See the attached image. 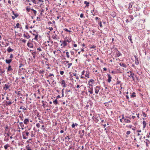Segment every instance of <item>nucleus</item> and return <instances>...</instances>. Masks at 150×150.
Wrapping results in <instances>:
<instances>
[{"label": "nucleus", "mask_w": 150, "mask_h": 150, "mask_svg": "<svg viewBox=\"0 0 150 150\" xmlns=\"http://www.w3.org/2000/svg\"><path fill=\"white\" fill-rule=\"evenodd\" d=\"M88 92L91 94H93V87L88 86Z\"/></svg>", "instance_id": "f257e3e1"}, {"label": "nucleus", "mask_w": 150, "mask_h": 150, "mask_svg": "<svg viewBox=\"0 0 150 150\" xmlns=\"http://www.w3.org/2000/svg\"><path fill=\"white\" fill-rule=\"evenodd\" d=\"M60 83L64 87H65L66 86L65 81L64 80H62L61 82H60Z\"/></svg>", "instance_id": "f03ea898"}, {"label": "nucleus", "mask_w": 150, "mask_h": 150, "mask_svg": "<svg viewBox=\"0 0 150 150\" xmlns=\"http://www.w3.org/2000/svg\"><path fill=\"white\" fill-rule=\"evenodd\" d=\"M99 89V87L98 86H97L96 87V89L95 90V93H96L97 94L98 93Z\"/></svg>", "instance_id": "7ed1b4c3"}, {"label": "nucleus", "mask_w": 150, "mask_h": 150, "mask_svg": "<svg viewBox=\"0 0 150 150\" xmlns=\"http://www.w3.org/2000/svg\"><path fill=\"white\" fill-rule=\"evenodd\" d=\"M134 57H135V64L137 65H138L139 64V60H138V58H137V57L136 55L134 56Z\"/></svg>", "instance_id": "20e7f679"}, {"label": "nucleus", "mask_w": 150, "mask_h": 150, "mask_svg": "<svg viewBox=\"0 0 150 150\" xmlns=\"http://www.w3.org/2000/svg\"><path fill=\"white\" fill-rule=\"evenodd\" d=\"M13 50V49H12L11 47H9L7 49V52L8 53H10L12 52Z\"/></svg>", "instance_id": "39448f33"}, {"label": "nucleus", "mask_w": 150, "mask_h": 150, "mask_svg": "<svg viewBox=\"0 0 150 150\" xmlns=\"http://www.w3.org/2000/svg\"><path fill=\"white\" fill-rule=\"evenodd\" d=\"M107 75H108V81L109 83H110L111 81L112 77L110 76V75L109 74H108Z\"/></svg>", "instance_id": "423d86ee"}, {"label": "nucleus", "mask_w": 150, "mask_h": 150, "mask_svg": "<svg viewBox=\"0 0 150 150\" xmlns=\"http://www.w3.org/2000/svg\"><path fill=\"white\" fill-rule=\"evenodd\" d=\"M5 61L6 63L9 64L11 62L12 59H6Z\"/></svg>", "instance_id": "0eeeda50"}, {"label": "nucleus", "mask_w": 150, "mask_h": 150, "mask_svg": "<svg viewBox=\"0 0 150 150\" xmlns=\"http://www.w3.org/2000/svg\"><path fill=\"white\" fill-rule=\"evenodd\" d=\"M29 122V119L28 118L25 119L23 121L24 123L26 125Z\"/></svg>", "instance_id": "6e6552de"}, {"label": "nucleus", "mask_w": 150, "mask_h": 150, "mask_svg": "<svg viewBox=\"0 0 150 150\" xmlns=\"http://www.w3.org/2000/svg\"><path fill=\"white\" fill-rule=\"evenodd\" d=\"M27 46L30 48H33V44L32 43L28 42L27 43Z\"/></svg>", "instance_id": "1a4fd4ad"}, {"label": "nucleus", "mask_w": 150, "mask_h": 150, "mask_svg": "<svg viewBox=\"0 0 150 150\" xmlns=\"http://www.w3.org/2000/svg\"><path fill=\"white\" fill-rule=\"evenodd\" d=\"M7 71H12L13 69L11 68V67L10 65H9L8 67L7 68Z\"/></svg>", "instance_id": "9d476101"}, {"label": "nucleus", "mask_w": 150, "mask_h": 150, "mask_svg": "<svg viewBox=\"0 0 150 150\" xmlns=\"http://www.w3.org/2000/svg\"><path fill=\"white\" fill-rule=\"evenodd\" d=\"M63 45L64 47H65L67 45V41L66 40H64L63 42L61 44V45Z\"/></svg>", "instance_id": "9b49d317"}, {"label": "nucleus", "mask_w": 150, "mask_h": 150, "mask_svg": "<svg viewBox=\"0 0 150 150\" xmlns=\"http://www.w3.org/2000/svg\"><path fill=\"white\" fill-rule=\"evenodd\" d=\"M84 3L86 5L85 7H88L89 6V2H88L85 1L84 2Z\"/></svg>", "instance_id": "f8f14e48"}, {"label": "nucleus", "mask_w": 150, "mask_h": 150, "mask_svg": "<svg viewBox=\"0 0 150 150\" xmlns=\"http://www.w3.org/2000/svg\"><path fill=\"white\" fill-rule=\"evenodd\" d=\"M130 71V76H129L130 77V76H131V77H132V79L133 80H134V78L133 76L134 75V73H132V72H131V71Z\"/></svg>", "instance_id": "ddd939ff"}, {"label": "nucleus", "mask_w": 150, "mask_h": 150, "mask_svg": "<svg viewBox=\"0 0 150 150\" xmlns=\"http://www.w3.org/2000/svg\"><path fill=\"white\" fill-rule=\"evenodd\" d=\"M10 86L8 85L5 84V87H4V89H5L6 90L8 89L9 87Z\"/></svg>", "instance_id": "4468645a"}, {"label": "nucleus", "mask_w": 150, "mask_h": 150, "mask_svg": "<svg viewBox=\"0 0 150 150\" xmlns=\"http://www.w3.org/2000/svg\"><path fill=\"white\" fill-rule=\"evenodd\" d=\"M124 122L126 123H129L131 122V121L125 118L124 119Z\"/></svg>", "instance_id": "2eb2a0df"}, {"label": "nucleus", "mask_w": 150, "mask_h": 150, "mask_svg": "<svg viewBox=\"0 0 150 150\" xmlns=\"http://www.w3.org/2000/svg\"><path fill=\"white\" fill-rule=\"evenodd\" d=\"M117 52L116 53V56L117 57H120V55H121V53L120 52L118 51L117 50Z\"/></svg>", "instance_id": "dca6fc26"}, {"label": "nucleus", "mask_w": 150, "mask_h": 150, "mask_svg": "<svg viewBox=\"0 0 150 150\" xmlns=\"http://www.w3.org/2000/svg\"><path fill=\"white\" fill-rule=\"evenodd\" d=\"M120 66L122 67H123L125 68L126 67V65L125 64L122 63H120Z\"/></svg>", "instance_id": "f3484780"}, {"label": "nucleus", "mask_w": 150, "mask_h": 150, "mask_svg": "<svg viewBox=\"0 0 150 150\" xmlns=\"http://www.w3.org/2000/svg\"><path fill=\"white\" fill-rule=\"evenodd\" d=\"M10 146L9 144H7L6 145H5L4 146V148L5 149H7L8 147H9Z\"/></svg>", "instance_id": "a211bd4d"}, {"label": "nucleus", "mask_w": 150, "mask_h": 150, "mask_svg": "<svg viewBox=\"0 0 150 150\" xmlns=\"http://www.w3.org/2000/svg\"><path fill=\"white\" fill-rule=\"evenodd\" d=\"M128 38L129 40H130L131 43H133V42L132 41V36H131V35H130V36H128Z\"/></svg>", "instance_id": "6ab92c4d"}, {"label": "nucleus", "mask_w": 150, "mask_h": 150, "mask_svg": "<svg viewBox=\"0 0 150 150\" xmlns=\"http://www.w3.org/2000/svg\"><path fill=\"white\" fill-rule=\"evenodd\" d=\"M27 34L28 35V36H27L25 33H24L23 34V36L25 38L28 39L30 37L28 33H27Z\"/></svg>", "instance_id": "aec40b11"}, {"label": "nucleus", "mask_w": 150, "mask_h": 150, "mask_svg": "<svg viewBox=\"0 0 150 150\" xmlns=\"http://www.w3.org/2000/svg\"><path fill=\"white\" fill-rule=\"evenodd\" d=\"M31 10L32 11H33V13H34V15L35 16H36V14L37 13V12L36 11V10H34V9L33 8H32V9H31Z\"/></svg>", "instance_id": "412c9836"}, {"label": "nucleus", "mask_w": 150, "mask_h": 150, "mask_svg": "<svg viewBox=\"0 0 150 150\" xmlns=\"http://www.w3.org/2000/svg\"><path fill=\"white\" fill-rule=\"evenodd\" d=\"M146 122L145 121H144L143 122V128H144L146 127Z\"/></svg>", "instance_id": "4be33fe9"}, {"label": "nucleus", "mask_w": 150, "mask_h": 150, "mask_svg": "<svg viewBox=\"0 0 150 150\" xmlns=\"http://www.w3.org/2000/svg\"><path fill=\"white\" fill-rule=\"evenodd\" d=\"M136 94L134 92H133L131 95V96L130 97L131 98H133L134 97H135L136 96L135 95Z\"/></svg>", "instance_id": "5701e85b"}, {"label": "nucleus", "mask_w": 150, "mask_h": 150, "mask_svg": "<svg viewBox=\"0 0 150 150\" xmlns=\"http://www.w3.org/2000/svg\"><path fill=\"white\" fill-rule=\"evenodd\" d=\"M20 125L22 127V129H23V127H24V125L23 124V122H20Z\"/></svg>", "instance_id": "b1692460"}, {"label": "nucleus", "mask_w": 150, "mask_h": 150, "mask_svg": "<svg viewBox=\"0 0 150 150\" xmlns=\"http://www.w3.org/2000/svg\"><path fill=\"white\" fill-rule=\"evenodd\" d=\"M35 4H38V1H37L38 0H31Z\"/></svg>", "instance_id": "393cba45"}, {"label": "nucleus", "mask_w": 150, "mask_h": 150, "mask_svg": "<svg viewBox=\"0 0 150 150\" xmlns=\"http://www.w3.org/2000/svg\"><path fill=\"white\" fill-rule=\"evenodd\" d=\"M72 74H73V75L74 76H76V79H77V80L79 79V76H78L76 75V74L74 73H72Z\"/></svg>", "instance_id": "a878e982"}, {"label": "nucleus", "mask_w": 150, "mask_h": 150, "mask_svg": "<svg viewBox=\"0 0 150 150\" xmlns=\"http://www.w3.org/2000/svg\"><path fill=\"white\" fill-rule=\"evenodd\" d=\"M53 102L55 105L57 104L58 103V102L56 99L55 100H54Z\"/></svg>", "instance_id": "bb28decb"}, {"label": "nucleus", "mask_w": 150, "mask_h": 150, "mask_svg": "<svg viewBox=\"0 0 150 150\" xmlns=\"http://www.w3.org/2000/svg\"><path fill=\"white\" fill-rule=\"evenodd\" d=\"M45 72V71L43 70H40L39 71V73L40 74H43Z\"/></svg>", "instance_id": "cd10ccee"}, {"label": "nucleus", "mask_w": 150, "mask_h": 150, "mask_svg": "<svg viewBox=\"0 0 150 150\" xmlns=\"http://www.w3.org/2000/svg\"><path fill=\"white\" fill-rule=\"evenodd\" d=\"M26 148L27 150H32L29 146V145L28 144L27 146H26Z\"/></svg>", "instance_id": "c85d7f7f"}, {"label": "nucleus", "mask_w": 150, "mask_h": 150, "mask_svg": "<svg viewBox=\"0 0 150 150\" xmlns=\"http://www.w3.org/2000/svg\"><path fill=\"white\" fill-rule=\"evenodd\" d=\"M132 5H133V3H130L129 4V7H128V8H132Z\"/></svg>", "instance_id": "c756f323"}, {"label": "nucleus", "mask_w": 150, "mask_h": 150, "mask_svg": "<svg viewBox=\"0 0 150 150\" xmlns=\"http://www.w3.org/2000/svg\"><path fill=\"white\" fill-rule=\"evenodd\" d=\"M35 54H36V52H33L32 53V55H33V57L34 58H35V57L36 56Z\"/></svg>", "instance_id": "7c9ffc66"}, {"label": "nucleus", "mask_w": 150, "mask_h": 150, "mask_svg": "<svg viewBox=\"0 0 150 150\" xmlns=\"http://www.w3.org/2000/svg\"><path fill=\"white\" fill-rule=\"evenodd\" d=\"M51 76H54V75L52 74H50L47 77V78H48Z\"/></svg>", "instance_id": "2f4dec72"}, {"label": "nucleus", "mask_w": 150, "mask_h": 150, "mask_svg": "<svg viewBox=\"0 0 150 150\" xmlns=\"http://www.w3.org/2000/svg\"><path fill=\"white\" fill-rule=\"evenodd\" d=\"M57 35L56 34H55V35L54 36H52V38L54 39H57Z\"/></svg>", "instance_id": "473e14b6"}, {"label": "nucleus", "mask_w": 150, "mask_h": 150, "mask_svg": "<svg viewBox=\"0 0 150 150\" xmlns=\"http://www.w3.org/2000/svg\"><path fill=\"white\" fill-rule=\"evenodd\" d=\"M37 33H38V32H37ZM38 33H37V34L35 35V38H34V39L35 40H37V38H38Z\"/></svg>", "instance_id": "72a5a7b5"}, {"label": "nucleus", "mask_w": 150, "mask_h": 150, "mask_svg": "<svg viewBox=\"0 0 150 150\" xmlns=\"http://www.w3.org/2000/svg\"><path fill=\"white\" fill-rule=\"evenodd\" d=\"M6 104H7V105H11L12 104V102L11 101H6Z\"/></svg>", "instance_id": "f704fd0d"}, {"label": "nucleus", "mask_w": 150, "mask_h": 150, "mask_svg": "<svg viewBox=\"0 0 150 150\" xmlns=\"http://www.w3.org/2000/svg\"><path fill=\"white\" fill-rule=\"evenodd\" d=\"M85 76L86 77H87L88 78H89V73L88 72V73H87V72H86V74H85Z\"/></svg>", "instance_id": "c9c22d12"}, {"label": "nucleus", "mask_w": 150, "mask_h": 150, "mask_svg": "<svg viewBox=\"0 0 150 150\" xmlns=\"http://www.w3.org/2000/svg\"><path fill=\"white\" fill-rule=\"evenodd\" d=\"M120 83H121V81H119L118 80V78H117V82H116V85H118Z\"/></svg>", "instance_id": "e433bc0d"}, {"label": "nucleus", "mask_w": 150, "mask_h": 150, "mask_svg": "<svg viewBox=\"0 0 150 150\" xmlns=\"http://www.w3.org/2000/svg\"><path fill=\"white\" fill-rule=\"evenodd\" d=\"M64 88H63V89H62V97H63L64 96Z\"/></svg>", "instance_id": "4c0bfd02"}, {"label": "nucleus", "mask_w": 150, "mask_h": 150, "mask_svg": "<svg viewBox=\"0 0 150 150\" xmlns=\"http://www.w3.org/2000/svg\"><path fill=\"white\" fill-rule=\"evenodd\" d=\"M70 89H66V91H65V93H68V92H70Z\"/></svg>", "instance_id": "58836bf2"}, {"label": "nucleus", "mask_w": 150, "mask_h": 150, "mask_svg": "<svg viewBox=\"0 0 150 150\" xmlns=\"http://www.w3.org/2000/svg\"><path fill=\"white\" fill-rule=\"evenodd\" d=\"M94 82V80L93 79H90L88 82V83L91 82L93 83Z\"/></svg>", "instance_id": "ea45409f"}, {"label": "nucleus", "mask_w": 150, "mask_h": 150, "mask_svg": "<svg viewBox=\"0 0 150 150\" xmlns=\"http://www.w3.org/2000/svg\"><path fill=\"white\" fill-rule=\"evenodd\" d=\"M94 11V9L93 10H91V13H92V14L94 16L95 15V13H93Z\"/></svg>", "instance_id": "a19ab883"}, {"label": "nucleus", "mask_w": 150, "mask_h": 150, "mask_svg": "<svg viewBox=\"0 0 150 150\" xmlns=\"http://www.w3.org/2000/svg\"><path fill=\"white\" fill-rule=\"evenodd\" d=\"M23 133H25V134L28 137V135L29 134V132H23Z\"/></svg>", "instance_id": "79ce46f5"}, {"label": "nucleus", "mask_w": 150, "mask_h": 150, "mask_svg": "<svg viewBox=\"0 0 150 150\" xmlns=\"http://www.w3.org/2000/svg\"><path fill=\"white\" fill-rule=\"evenodd\" d=\"M23 115H22V116H21V115H20L19 116V117L20 118L21 120L22 121L23 120Z\"/></svg>", "instance_id": "37998d69"}, {"label": "nucleus", "mask_w": 150, "mask_h": 150, "mask_svg": "<svg viewBox=\"0 0 150 150\" xmlns=\"http://www.w3.org/2000/svg\"><path fill=\"white\" fill-rule=\"evenodd\" d=\"M69 53L68 52H66V54H67V58H69Z\"/></svg>", "instance_id": "c03bdc74"}, {"label": "nucleus", "mask_w": 150, "mask_h": 150, "mask_svg": "<svg viewBox=\"0 0 150 150\" xmlns=\"http://www.w3.org/2000/svg\"><path fill=\"white\" fill-rule=\"evenodd\" d=\"M36 126L38 128H39L40 126V125L39 123H37L36 124Z\"/></svg>", "instance_id": "a18cd8bd"}, {"label": "nucleus", "mask_w": 150, "mask_h": 150, "mask_svg": "<svg viewBox=\"0 0 150 150\" xmlns=\"http://www.w3.org/2000/svg\"><path fill=\"white\" fill-rule=\"evenodd\" d=\"M26 9L28 12L30 11V8H29L28 7L26 8Z\"/></svg>", "instance_id": "49530a36"}, {"label": "nucleus", "mask_w": 150, "mask_h": 150, "mask_svg": "<svg viewBox=\"0 0 150 150\" xmlns=\"http://www.w3.org/2000/svg\"><path fill=\"white\" fill-rule=\"evenodd\" d=\"M143 116L144 117H146V115L145 114V113L144 112H142Z\"/></svg>", "instance_id": "de8ad7c7"}, {"label": "nucleus", "mask_w": 150, "mask_h": 150, "mask_svg": "<svg viewBox=\"0 0 150 150\" xmlns=\"http://www.w3.org/2000/svg\"><path fill=\"white\" fill-rule=\"evenodd\" d=\"M21 41L22 42H23L24 43H25L26 42V40H24L22 38H21Z\"/></svg>", "instance_id": "09e8293b"}, {"label": "nucleus", "mask_w": 150, "mask_h": 150, "mask_svg": "<svg viewBox=\"0 0 150 150\" xmlns=\"http://www.w3.org/2000/svg\"><path fill=\"white\" fill-rule=\"evenodd\" d=\"M64 30L65 31H67V32H69V33H70V32H71V31L68 30L67 28H64Z\"/></svg>", "instance_id": "8fccbe9b"}, {"label": "nucleus", "mask_w": 150, "mask_h": 150, "mask_svg": "<svg viewBox=\"0 0 150 150\" xmlns=\"http://www.w3.org/2000/svg\"><path fill=\"white\" fill-rule=\"evenodd\" d=\"M72 64V63H68V68H69L71 66Z\"/></svg>", "instance_id": "3c124183"}, {"label": "nucleus", "mask_w": 150, "mask_h": 150, "mask_svg": "<svg viewBox=\"0 0 150 150\" xmlns=\"http://www.w3.org/2000/svg\"><path fill=\"white\" fill-rule=\"evenodd\" d=\"M20 25V24L19 23H18L16 24V27L17 28H19V26Z\"/></svg>", "instance_id": "603ef678"}, {"label": "nucleus", "mask_w": 150, "mask_h": 150, "mask_svg": "<svg viewBox=\"0 0 150 150\" xmlns=\"http://www.w3.org/2000/svg\"><path fill=\"white\" fill-rule=\"evenodd\" d=\"M31 132V136L32 137H35V136H34V135L33 134V131H32Z\"/></svg>", "instance_id": "864d4df0"}, {"label": "nucleus", "mask_w": 150, "mask_h": 150, "mask_svg": "<svg viewBox=\"0 0 150 150\" xmlns=\"http://www.w3.org/2000/svg\"><path fill=\"white\" fill-rule=\"evenodd\" d=\"M99 23V26H100V27H102L103 26H102V23H101V21H100V23Z\"/></svg>", "instance_id": "5fc2aeb1"}, {"label": "nucleus", "mask_w": 150, "mask_h": 150, "mask_svg": "<svg viewBox=\"0 0 150 150\" xmlns=\"http://www.w3.org/2000/svg\"><path fill=\"white\" fill-rule=\"evenodd\" d=\"M42 103L43 104L42 106H43V107H44L45 106V104L44 103V100H42Z\"/></svg>", "instance_id": "6e6d98bb"}, {"label": "nucleus", "mask_w": 150, "mask_h": 150, "mask_svg": "<svg viewBox=\"0 0 150 150\" xmlns=\"http://www.w3.org/2000/svg\"><path fill=\"white\" fill-rule=\"evenodd\" d=\"M96 47V46H95L94 45H93L91 47H90V48L91 49H92V48L94 49V48H95Z\"/></svg>", "instance_id": "4d7b16f0"}, {"label": "nucleus", "mask_w": 150, "mask_h": 150, "mask_svg": "<svg viewBox=\"0 0 150 150\" xmlns=\"http://www.w3.org/2000/svg\"><path fill=\"white\" fill-rule=\"evenodd\" d=\"M130 18L131 19V20H130L131 21L133 20L134 17H133V16L132 15L130 16Z\"/></svg>", "instance_id": "13d9d810"}, {"label": "nucleus", "mask_w": 150, "mask_h": 150, "mask_svg": "<svg viewBox=\"0 0 150 150\" xmlns=\"http://www.w3.org/2000/svg\"><path fill=\"white\" fill-rule=\"evenodd\" d=\"M6 136L4 139V140L5 141H8L9 140V139H6Z\"/></svg>", "instance_id": "bf43d9fd"}, {"label": "nucleus", "mask_w": 150, "mask_h": 150, "mask_svg": "<svg viewBox=\"0 0 150 150\" xmlns=\"http://www.w3.org/2000/svg\"><path fill=\"white\" fill-rule=\"evenodd\" d=\"M23 139H27V138H28L27 137H26L23 134Z\"/></svg>", "instance_id": "052dcab7"}, {"label": "nucleus", "mask_w": 150, "mask_h": 150, "mask_svg": "<svg viewBox=\"0 0 150 150\" xmlns=\"http://www.w3.org/2000/svg\"><path fill=\"white\" fill-rule=\"evenodd\" d=\"M131 132L130 131H127L126 132V134L127 135H129L130 133Z\"/></svg>", "instance_id": "680f3d73"}, {"label": "nucleus", "mask_w": 150, "mask_h": 150, "mask_svg": "<svg viewBox=\"0 0 150 150\" xmlns=\"http://www.w3.org/2000/svg\"><path fill=\"white\" fill-rule=\"evenodd\" d=\"M10 54V56L9 58L10 59H11L13 57V55L12 54Z\"/></svg>", "instance_id": "e2e57ef3"}, {"label": "nucleus", "mask_w": 150, "mask_h": 150, "mask_svg": "<svg viewBox=\"0 0 150 150\" xmlns=\"http://www.w3.org/2000/svg\"><path fill=\"white\" fill-rule=\"evenodd\" d=\"M4 72V71H3L1 69H0V73L3 74Z\"/></svg>", "instance_id": "0e129e2a"}, {"label": "nucleus", "mask_w": 150, "mask_h": 150, "mask_svg": "<svg viewBox=\"0 0 150 150\" xmlns=\"http://www.w3.org/2000/svg\"><path fill=\"white\" fill-rule=\"evenodd\" d=\"M60 73L61 75H63L64 73V71H60Z\"/></svg>", "instance_id": "69168bd1"}, {"label": "nucleus", "mask_w": 150, "mask_h": 150, "mask_svg": "<svg viewBox=\"0 0 150 150\" xmlns=\"http://www.w3.org/2000/svg\"><path fill=\"white\" fill-rule=\"evenodd\" d=\"M24 65L22 64H20L19 65V67L21 68Z\"/></svg>", "instance_id": "338daca9"}, {"label": "nucleus", "mask_w": 150, "mask_h": 150, "mask_svg": "<svg viewBox=\"0 0 150 150\" xmlns=\"http://www.w3.org/2000/svg\"><path fill=\"white\" fill-rule=\"evenodd\" d=\"M75 127V125H74V123H73L71 125V127L72 128H74Z\"/></svg>", "instance_id": "774afa93"}]
</instances>
